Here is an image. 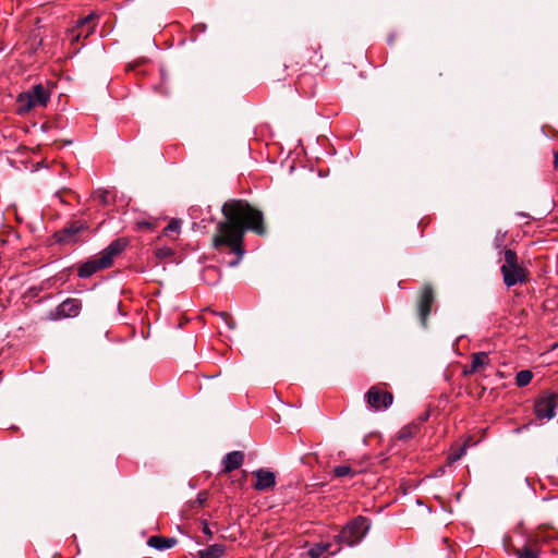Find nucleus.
<instances>
[{
    "instance_id": "nucleus-1",
    "label": "nucleus",
    "mask_w": 558,
    "mask_h": 558,
    "mask_svg": "<svg viewBox=\"0 0 558 558\" xmlns=\"http://www.w3.org/2000/svg\"><path fill=\"white\" fill-rule=\"evenodd\" d=\"M223 220L216 226L211 245L218 252H229L236 257L229 262L230 267L239 265L244 255V234L251 230L258 235L266 234L263 213L246 201L230 199L222 205Z\"/></svg>"
},
{
    "instance_id": "nucleus-2",
    "label": "nucleus",
    "mask_w": 558,
    "mask_h": 558,
    "mask_svg": "<svg viewBox=\"0 0 558 558\" xmlns=\"http://www.w3.org/2000/svg\"><path fill=\"white\" fill-rule=\"evenodd\" d=\"M49 100L50 92L41 84H37L17 96L16 112L21 116L26 114L38 106L46 107Z\"/></svg>"
},
{
    "instance_id": "nucleus-3",
    "label": "nucleus",
    "mask_w": 558,
    "mask_h": 558,
    "mask_svg": "<svg viewBox=\"0 0 558 558\" xmlns=\"http://www.w3.org/2000/svg\"><path fill=\"white\" fill-rule=\"evenodd\" d=\"M368 519L359 515L349 522L341 532L336 536V543L340 546L345 544L348 546H354L362 541L367 531L369 530Z\"/></svg>"
},
{
    "instance_id": "nucleus-4",
    "label": "nucleus",
    "mask_w": 558,
    "mask_h": 558,
    "mask_svg": "<svg viewBox=\"0 0 558 558\" xmlns=\"http://www.w3.org/2000/svg\"><path fill=\"white\" fill-rule=\"evenodd\" d=\"M558 395L543 392L534 402V414L536 420H551L556 415Z\"/></svg>"
},
{
    "instance_id": "nucleus-5",
    "label": "nucleus",
    "mask_w": 558,
    "mask_h": 558,
    "mask_svg": "<svg viewBox=\"0 0 558 558\" xmlns=\"http://www.w3.org/2000/svg\"><path fill=\"white\" fill-rule=\"evenodd\" d=\"M97 17L96 13H90L84 19L78 20L75 27L69 29L68 36L71 45H74L81 38H88L95 32Z\"/></svg>"
},
{
    "instance_id": "nucleus-6",
    "label": "nucleus",
    "mask_w": 558,
    "mask_h": 558,
    "mask_svg": "<svg viewBox=\"0 0 558 558\" xmlns=\"http://www.w3.org/2000/svg\"><path fill=\"white\" fill-rule=\"evenodd\" d=\"M435 302L434 289L430 284H424L416 302L417 315L423 327L427 325V317Z\"/></svg>"
},
{
    "instance_id": "nucleus-7",
    "label": "nucleus",
    "mask_w": 558,
    "mask_h": 558,
    "mask_svg": "<svg viewBox=\"0 0 558 558\" xmlns=\"http://www.w3.org/2000/svg\"><path fill=\"white\" fill-rule=\"evenodd\" d=\"M365 400L373 410L379 411L392 404L393 396L379 386H372L365 395Z\"/></svg>"
},
{
    "instance_id": "nucleus-8",
    "label": "nucleus",
    "mask_w": 558,
    "mask_h": 558,
    "mask_svg": "<svg viewBox=\"0 0 558 558\" xmlns=\"http://www.w3.org/2000/svg\"><path fill=\"white\" fill-rule=\"evenodd\" d=\"M87 225L84 221L75 220L68 223L62 230L56 232L57 242L62 244H72L77 242L78 232L86 230Z\"/></svg>"
},
{
    "instance_id": "nucleus-9",
    "label": "nucleus",
    "mask_w": 558,
    "mask_h": 558,
    "mask_svg": "<svg viewBox=\"0 0 558 558\" xmlns=\"http://www.w3.org/2000/svg\"><path fill=\"white\" fill-rule=\"evenodd\" d=\"M82 310V302L77 299L64 300L53 312H50L49 318L52 320L76 317Z\"/></svg>"
},
{
    "instance_id": "nucleus-10",
    "label": "nucleus",
    "mask_w": 558,
    "mask_h": 558,
    "mask_svg": "<svg viewBox=\"0 0 558 558\" xmlns=\"http://www.w3.org/2000/svg\"><path fill=\"white\" fill-rule=\"evenodd\" d=\"M129 240L126 238H119L112 241L104 251L99 253L101 256V264L110 267L113 259L119 256L128 246Z\"/></svg>"
},
{
    "instance_id": "nucleus-11",
    "label": "nucleus",
    "mask_w": 558,
    "mask_h": 558,
    "mask_svg": "<svg viewBox=\"0 0 558 558\" xmlns=\"http://www.w3.org/2000/svg\"><path fill=\"white\" fill-rule=\"evenodd\" d=\"M505 260L506 264L501 267V272L504 275V281L508 287L513 286L518 280H522L521 278H517L514 270L517 267V254L511 251L507 250L505 252Z\"/></svg>"
},
{
    "instance_id": "nucleus-12",
    "label": "nucleus",
    "mask_w": 558,
    "mask_h": 558,
    "mask_svg": "<svg viewBox=\"0 0 558 558\" xmlns=\"http://www.w3.org/2000/svg\"><path fill=\"white\" fill-rule=\"evenodd\" d=\"M256 477L254 488L259 492L268 490L276 485V475L274 472L259 469L253 472Z\"/></svg>"
},
{
    "instance_id": "nucleus-13",
    "label": "nucleus",
    "mask_w": 558,
    "mask_h": 558,
    "mask_svg": "<svg viewBox=\"0 0 558 558\" xmlns=\"http://www.w3.org/2000/svg\"><path fill=\"white\" fill-rule=\"evenodd\" d=\"M101 263V256L97 255L94 258L82 264L78 268L77 275L81 278H87L99 270L108 268V266H105Z\"/></svg>"
},
{
    "instance_id": "nucleus-14",
    "label": "nucleus",
    "mask_w": 558,
    "mask_h": 558,
    "mask_svg": "<svg viewBox=\"0 0 558 558\" xmlns=\"http://www.w3.org/2000/svg\"><path fill=\"white\" fill-rule=\"evenodd\" d=\"M244 461V453L242 451H232L226 454L222 460L223 469L221 473H230L239 469Z\"/></svg>"
},
{
    "instance_id": "nucleus-15",
    "label": "nucleus",
    "mask_w": 558,
    "mask_h": 558,
    "mask_svg": "<svg viewBox=\"0 0 558 558\" xmlns=\"http://www.w3.org/2000/svg\"><path fill=\"white\" fill-rule=\"evenodd\" d=\"M333 544L329 542H320L317 544H314L307 551V555L311 558H322L325 553H328L329 555H336L341 547L336 543V548H333Z\"/></svg>"
},
{
    "instance_id": "nucleus-16",
    "label": "nucleus",
    "mask_w": 558,
    "mask_h": 558,
    "mask_svg": "<svg viewBox=\"0 0 558 558\" xmlns=\"http://www.w3.org/2000/svg\"><path fill=\"white\" fill-rule=\"evenodd\" d=\"M488 363H489V357H488L487 353H485V352L474 353L471 356L470 366L464 368L463 374L464 375L474 374V373L483 369L485 366H487Z\"/></svg>"
},
{
    "instance_id": "nucleus-17",
    "label": "nucleus",
    "mask_w": 558,
    "mask_h": 558,
    "mask_svg": "<svg viewBox=\"0 0 558 558\" xmlns=\"http://www.w3.org/2000/svg\"><path fill=\"white\" fill-rule=\"evenodd\" d=\"M548 536L542 531L534 532L525 535V542H527V548L530 551H537L542 556V544L547 542Z\"/></svg>"
},
{
    "instance_id": "nucleus-18",
    "label": "nucleus",
    "mask_w": 558,
    "mask_h": 558,
    "mask_svg": "<svg viewBox=\"0 0 558 558\" xmlns=\"http://www.w3.org/2000/svg\"><path fill=\"white\" fill-rule=\"evenodd\" d=\"M178 541L174 537H163V536H150L147 541L148 546L154 547L158 550H163L173 547L177 545Z\"/></svg>"
},
{
    "instance_id": "nucleus-19",
    "label": "nucleus",
    "mask_w": 558,
    "mask_h": 558,
    "mask_svg": "<svg viewBox=\"0 0 558 558\" xmlns=\"http://www.w3.org/2000/svg\"><path fill=\"white\" fill-rule=\"evenodd\" d=\"M226 553V545L214 544L198 551L199 558H220Z\"/></svg>"
},
{
    "instance_id": "nucleus-20",
    "label": "nucleus",
    "mask_w": 558,
    "mask_h": 558,
    "mask_svg": "<svg viewBox=\"0 0 558 558\" xmlns=\"http://www.w3.org/2000/svg\"><path fill=\"white\" fill-rule=\"evenodd\" d=\"M418 423L412 422L405 426H403L398 433V439L407 441L413 438L418 433Z\"/></svg>"
},
{
    "instance_id": "nucleus-21",
    "label": "nucleus",
    "mask_w": 558,
    "mask_h": 558,
    "mask_svg": "<svg viewBox=\"0 0 558 558\" xmlns=\"http://www.w3.org/2000/svg\"><path fill=\"white\" fill-rule=\"evenodd\" d=\"M332 473L336 477H354L359 472L348 464L335 466Z\"/></svg>"
},
{
    "instance_id": "nucleus-22",
    "label": "nucleus",
    "mask_w": 558,
    "mask_h": 558,
    "mask_svg": "<svg viewBox=\"0 0 558 558\" xmlns=\"http://www.w3.org/2000/svg\"><path fill=\"white\" fill-rule=\"evenodd\" d=\"M93 198L101 206H107L111 202L110 192L107 190H97L94 192Z\"/></svg>"
},
{
    "instance_id": "nucleus-23",
    "label": "nucleus",
    "mask_w": 558,
    "mask_h": 558,
    "mask_svg": "<svg viewBox=\"0 0 558 558\" xmlns=\"http://www.w3.org/2000/svg\"><path fill=\"white\" fill-rule=\"evenodd\" d=\"M466 444H464L461 448H459L457 451L454 452H451L447 460L448 462L451 464L456 461H458L459 459H461L464 454H465V451H466Z\"/></svg>"
},
{
    "instance_id": "nucleus-24",
    "label": "nucleus",
    "mask_w": 558,
    "mask_h": 558,
    "mask_svg": "<svg viewBox=\"0 0 558 558\" xmlns=\"http://www.w3.org/2000/svg\"><path fill=\"white\" fill-rule=\"evenodd\" d=\"M216 276H220V272L216 267L210 266V267L205 268L204 278L209 283H215L214 277H216Z\"/></svg>"
},
{
    "instance_id": "nucleus-25",
    "label": "nucleus",
    "mask_w": 558,
    "mask_h": 558,
    "mask_svg": "<svg viewBox=\"0 0 558 558\" xmlns=\"http://www.w3.org/2000/svg\"><path fill=\"white\" fill-rule=\"evenodd\" d=\"M180 220L173 219L168 226L165 228L163 232L168 234L169 232H178L180 230Z\"/></svg>"
},
{
    "instance_id": "nucleus-26",
    "label": "nucleus",
    "mask_w": 558,
    "mask_h": 558,
    "mask_svg": "<svg viewBox=\"0 0 558 558\" xmlns=\"http://www.w3.org/2000/svg\"><path fill=\"white\" fill-rule=\"evenodd\" d=\"M221 318L226 322L229 328L233 329L235 327V323L230 314L222 312L220 313Z\"/></svg>"
},
{
    "instance_id": "nucleus-27",
    "label": "nucleus",
    "mask_w": 558,
    "mask_h": 558,
    "mask_svg": "<svg viewBox=\"0 0 558 558\" xmlns=\"http://www.w3.org/2000/svg\"><path fill=\"white\" fill-rule=\"evenodd\" d=\"M525 558H541L537 551H530L527 548V542H525Z\"/></svg>"
},
{
    "instance_id": "nucleus-28",
    "label": "nucleus",
    "mask_w": 558,
    "mask_h": 558,
    "mask_svg": "<svg viewBox=\"0 0 558 558\" xmlns=\"http://www.w3.org/2000/svg\"><path fill=\"white\" fill-rule=\"evenodd\" d=\"M206 28H207L206 24H204V23H199V24H196V25L193 27L192 32H193L194 34H195V33H204V32L206 31Z\"/></svg>"
},
{
    "instance_id": "nucleus-29",
    "label": "nucleus",
    "mask_w": 558,
    "mask_h": 558,
    "mask_svg": "<svg viewBox=\"0 0 558 558\" xmlns=\"http://www.w3.org/2000/svg\"><path fill=\"white\" fill-rule=\"evenodd\" d=\"M523 380H524L523 371H520V372L517 373V376H515L517 385L519 387H523Z\"/></svg>"
},
{
    "instance_id": "nucleus-30",
    "label": "nucleus",
    "mask_w": 558,
    "mask_h": 558,
    "mask_svg": "<svg viewBox=\"0 0 558 558\" xmlns=\"http://www.w3.org/2000/svg\"><path fill=\"white\" fill-rule=\"evenodd\" d=\"M271 75H272V77H274L275 80H277V81H280V80H282V78H283V77L280 75V73H279V66H277V68H274V69H272Z\"/></svg>"
},
{
    "instance_id": "nucleus-31",
    "label": "nucleus",
    "mask_w": 558,
    "mask_h": 558,
    "mask_svg": "<svg viewBox=\"0 0 558 558\" xmlns=\"http://www.w3.org/2000/svg\"><path fill=\"white\" fill-rule=\"evenodd\" d=\"M171 254V250L169 248H160L157 251V255L160 257L168 256Z\"/></svg>"
},
{
    "instance_id": "nucleus-32",
    "label": "nucleus",
    "mask_w": 558,
    "mask_h": 558,
    "mask_svg": "<svg viewBox=\"0 0 558 558\" xmlns=\"http://www.w3.org/2000/svg\"><path fill=\"white\" fill-rule=\"evenodd\" d=\"M203 533L206 534L208 537L213 536V532L206 522H203Z\"/></svg>"
},
{
    "instance_id": "nucleus-33",
    "label": "nucleus",
    "mask_w": 558,
    "mask_h": 558,
    "mask_svg": "<svg viewBox=\"0 0 558 558\" xmlns=\"http://www.w3.org/2000/svg\"><path fill=\"white\" fill-rule=\"evenodd\" d=\"M533 372L530 369H525V386L529 385L533 378Z\"/></svg>"
},
{
    "instance_id": "nucleus-34",
    "label": "nucleus",
    "mask_w": 558,
    "mask_h": 558,
    "mask_svg": "<svg viewBox=\"0 0 558 558\" xmlns=\"http://www.w3.org/2000/svg\"><path fill=\"white\" fill-rule=\"evenodd\" d=\"M428 416H429V413L428 412H425L424 414H422L420 417H418V426L424 423L425 421L428 420Z\"/></svg>"
},
{
    "instance_id": "nucleus-35",
    "label": "nucleus",
    "mask_w": 558,
    "mask_h": 558,
    "mask_svg": "<svg viewBox=\"0 0 558 558\" xmlns=\"http://www.w3.org/2000/svg\"><path fill=\"white\" fill-rule=\"evenodd\" d=\"M554 168L558 170V150L554 151Z\"/></svg>"
},
{
    "instance_id": "nucleus-36",
    "label": "nucleus",
    "mask_w": 558,
    "mask_h": 558,
    "mask_svg": "<svg viewBox=\"0 0 558 558\" xmlns=\"http://www.w3.org/2000/svg\"><path fill=\"white\" fill-rule=\"evenodd\" d=\"M206 499V494L205 493H199L198 494V497H197V501L199 502V505H202Z\"/></svg>"
},
{
    "instance_id": "nucleus-37",
    "label": "nucleus",
    "mask_w": 558,
    "mask_h": 558,
    "mask_svg": "<svg viewBox=\"0 0 558 558\" xmlns=\"http://www.w3.org/2000/svg\"><path fill=\"white\" fill-rule=\"evenodd\" d=\"M296 86H298V88L303 89L302 77H299L298 83H296Z\"/></svg>"
},
{
    "instance_id": "nucleus-38",
    "label": "nucleus",
    "mask_w": 558,
    "mask_h": 558,
    "mask_svg": "<svg viewBox=\"0 0 558 558\" xmlns=\"http://www.w3.org/2000/svg\"><path fill=\"white\" fill-rule=\"evenodd\" d=\"M141 227H145V228H149L150 227V223L147 222V221H144V222H141L140 223Z\"/></svg>"
},
{
    "instance_id": "nucleus-39",
    "label": "nucleus",
    "mask_w": 558,
    "mask_h": 558,
    "mask_svg": "<svg viewBox=\"0 0 558 558\" xmlns=\"http://www.w3.org/2000/svg\"><path fill=\"white\" fill-rule=\"evenodd\" d=\"M518 558H523V551L520 549L517 550Z\"/></svg>"
},
{
    "instance_id": "nucleus-40",
    "label": "nucleus",
    "mask_w": 558,
    "mask_h": 558,
    "mask_svg": "<svg viewBox=\"0 0 558 558\" xmlns=\"http://www.w3.org/2000/svg\"><path fill=\"white\" fill-rule=\"evenodd\" d=\"M533 423V421L529 422V423H525L524 424V427L526 428L529 425H531Z\"/></svg>"
}]
</instances>
